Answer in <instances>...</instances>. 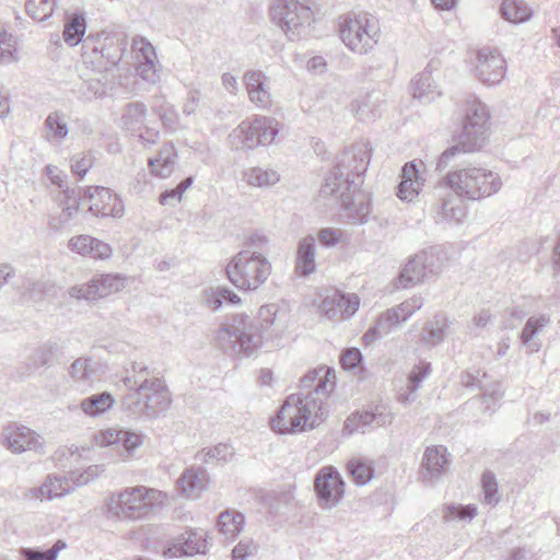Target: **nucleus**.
<instances>
[{
  "instance_id": "nucleus-1",
  "label": "nucleus",
  "mask_w": 560,
  "mask_h": 560,
  "mask_svg": "<svg viewBox=\"0 0 560 560\" xmlns=\"http://www.w3.org/2000/svg\"><path fill=\"white\" fill-rule=\"evenodd\" d=\"M258 325L246 314H236L221 325L215 334L217 346L233 357H250L264 341L280 339L291 323L285 304L270 303L260 306Z\"/></svg>"
},
{
  "instance_id": "nucleus-2",
  "label": "nucleus",
  "mask_w": 560,
  "mask_h": 560,
  "mask_svg": "<svg viewBox=\"0 0 560 560\" xmlns=\"http://www.w3.org/2000/svg\"><path fill=\"white\" fill-rule=\"evenodd\" d=\"M334 380L335 374L329 369L308 372L301 380V387L314 389L290 395L271 419L272 430L280 434H292L319 425L328 412L325 399L335 387Z\"/></svg>"
},
{
  "instance_id": "nucleus-3",
  "label": "nucleus",
  "mask_w": 560,
  "mask_h": 560,
  "mask_svg": "<svg viewBox=\"0 0 560 560\" xmlns=\"http://www.w3.org/2000/svg\"><path fill=\"white\" fill-rule=\"evenodd\" d=\"M131 370L132 374L124 378L128 392L122 397V408L135 416L158 417L171 404L164 381L149 377L150 371L143 363H133Z\"/></svg>"
},
{
  "instance_id": "nucleus-4",
  "label": "nucleus",
  "mask_w": 560,
  "mask_h": 560,
  "mask_svg": "<svg viewBox=\"0 0 560 560\" xmlns=\"http://www.w3.org/2000/svg\"><path fill=\"white\" fill-rule=\"evenodd\" d=\"M167 499V493L154 488L129 487L108 497L106 513L108 517L120 521L145 520L163 509Z\"/></svg>"
},
{
  "instance_id": "nucleus-5",
  "label": "nucleus",
  "mask_w": 560,
  "mask_h": 560,
  "mask_svg": "<svg viewBox=\"0 0 560 560\" xmlns=\"http://www.w3.org/2000/svg\"><path fill=\"white\" fill-rule=\"evenodd\" d=\"M502 187L501 176L480 165H466L450 171L441 180L440 188L468 200H482L497 194Z\"/></svg>"
},
{
  "instance_id": "nucleus-6",
  "label": "nucleus",
  "mask_w": 560,
  "mask_h": 560,
  "mask_svg": "<svg viewBox=\"0 0 560 560\" xmlns=\"http://www.w3.org/2000/svg\"><path fill=\"white\" fill-rule=\"evenodd\" d=\"M338 33L342 44L359 56L372 52L382 38L380 20L369 12L339 16Z\"/></svg>"
},
{
  "instance_id": "nucleus-7",
  "label": "nucleus",
  "mask_w": 560,
  "mask_h": 560,
  "mask_svg": "<svg viewBox=\"0 0 560 560\" xmlns=\"http://www.w3.org/2000/svg\"><path fill=\"white\" fill-rule=\"evenodd\" d=\"M371 158V149L368 143L359 142L345 149L336 159L332 172L325 178L322 186V195H334L340 189L359 187L355 182L368 168Z\"/></svg>"
},
{
  "instance_id": "nucleus-8",
  "label": "nucleus",
  "mask_w": 560,
  "mask_h": 560,
  "mask_svg": "<svg viewBox=\"0 0 560 560\" xmlns=\"http://www.w3.org/2000/svg\"><path fill=\"white\" fill-rule=\"evenodd\" d=\"M127 46V35L121 32L89 34L81 48L82 61L91 70L110 71L119 65Z\"/></svg>"
},
{
  "instance_id": "nucleus-9",
  "label": "nucleus",
  "mask_w": 560,
  "mask_h": 560,
  "mask_svg": "<svg viewBox=\"0 0 560 560\" xmlns=\"http://www.w3.org/2000/svg\"><path fill=\"white\" fill-rule=\"evenodd\" d=\"M271 262L265 253L240 250L225 267L230 282L243 291H256L271 275Z\"/></svg>"
},
{
  "instance_id": "nucleus-10",
  "label": "nucleus",
  "mask_w": 560,
  "mask_h": 560,
  "mask_svg": "<svg viewBox=\"0 0 560 560\" xmlns=\"http://www.w3.org/2000/svg\"><path fill=\"white\" fill-rule=\"evenodd\" d=\"M281 129V124L273 117L255 115L243 120L230 135L235 149L252 150L258 145L271 144Z\"/></svg>"
},
{
  "instance_id": "nucleus-11",
  "label": "nucleus",
  "mask_w": 560,
  "mask_h": 560,
  "mask_svg": "<svg viewBox=\"0 0 560 560\" xmlns=\"http://www.w3.org/2000/svg\"><path fill=\"white\" fill-rule=\"evenodd\" d=\"M271 15L290 40L307 36L314 21L312 10L296 0H277Z\"/></svg>"
},
{
  "instance_id": "nucleus-12",
  "label": "nucleus",
  "mask_w": 560,
  "mask_h": 560,
  "mask_svg": "<svg viewBox=\"0 0 560 560\" xmlns=\"http://www.w3.org/2000/svg\"><path fill=\"white\" fill-rule=\"evenodd\" d=\"M490 113L486 104L478 100L467 103L462 131L458 137L465 141L466 148L481 150L488 140Z\"/></svg>"
},
{
  "instance_id": "nucleus-13",
  "label": "nucleus",
  "mask_w": 560,
  "mask_h": 560,
  "mask_svg": "<svg viewBox=\"0 0 560 560\" xmlns=\"http://www.w3.org/2000/svg\"><path fill=\"white\" fill-rule=\"evenodd\" d=\"M0 445L13 454H22L33 451L43 454L45 441L31 428L11 422L2 428L0 433Z\"/></svg>"
},
{
  "instance_id": "nucleus-14",
  "label": "nucleus",
  "mask_w": 560,
  "mask_h": 560,
  "mask_svg": "<svg viewBox=\"0 0 560 560\" xmlns=\"http://www.w3.org/2000/svg\"><path fill=\"white\" fill-rule=\"evenodd\" d=\"M126 285V278L120 275H97L89 282L73 285L68 293L77 300L95 301L121 291Z\"/></svg>"
},
{
  "instance_id": "nucleus-15",
  "label": "nucleus",
  "mask_w": 560,
  "mask_h": 560,
  "mask_svg": "<svg viewBox=\"0 0 560 560\" xmlns=\"http://www.w3.org/2000/svg\"><path fill=\"white\" fill-rule=\"evenodd\" d=\"M147 115L148 109L143 103L132 102L124 107L120 117L121 128L138 137L144 147L156 143L160 138L159 130L145 124Z\"/></svg>"
},
{
  "instance_id": "nucleus-16",
  "label": "nucleus",
  "mask_w": 560,
  "mask_h": 560,
  "mask_svg": "<svg viewBox=\"0 0 560 560\" xmlns=\"http://www.w3.org/2000/svg\"><path fill=\"white\" fill-rule=\"evenodd\" d=\"M314 486L318 505L324 510L335 508L343 498L345 482L339 471L332 466H326L318 470Z\"/></svg>"
},
{
  "instance_id": "nucleus-17",
  "label": "nucleus",
  "mask_w": 560,
  "mask_h": 560,
  "mask_svg": "<svg viewBox=\"0 0 560 560\" xmlns=\"http://www.w3.org/2000/svg\"><path fill=\"white\" fill-rule=\"evenodd\" d=\"M131 52L138 75L150 84H156L161 80L162 66L154 46L147 38L136 36L132 38Z\"/></svg>"
},
{
  "instance_id": "nucleus-18",
  "label": "nucleus",
  "mask_w": 560,
  "mask_h": 560,
  "mask_svg": "<svg viewBox=\"0 0 560 560\" xmlns=\"http://www.w3.org/2000/svg\"><path fill=\"white\" fill-rule=\"evenodd\" d=\"M324 197H335L341 202V215L349 224H364L369 220L371 206L369 196L359 187L351 189H340L334 195H323Z\"/></svg>"
},
{
  "instance_id": "nucleus-19",
  "label": "nucleus",
  "mask_w": 560,
  "mask_h": 560,
  "mask_svg": "<svg viewBox=\"0 0 560 560\" xmlns=\"http://www.w3.org/2000/svg\"><path fill=\"white\" fill-rule=\"evenodd\" d=\"M81 200L89 202V211L95 217L121 218L125 213L122 200L106 187H88Z\"/></svg>"
},
{
  "instance_id": "nucleus-20",
  "label": "nucleus",
  "mask_w": 560,
  "mask_h": 560,
  "mask_svg": "<svg viewBox=\"0 0 560 560\" xmlns=\"http://www.w3.org/2000/svg\"><path fill=\"white\" fill-rule=\"evenodd\" d=\"M144 436L140 433L120 428H107L96 432L93 436L94 444L100 447L122 448L125 459L133 456L135 451L143 444Z\"/></svg>"
},
{
  "instance_id": "nucleus-21",
  "label": "nucleus",
  "mask_w": 560,
  "mask_h": 560,
  "mask_svg": "<svg viewBox=\"0 0 560 560\" xmlns=\"http://www.w3.org/2000/svg\"><path fill=\"white\" fill-rule=\"evenodd\" d=\"M450 453L443 445H432L424 450L419 469L420 479L428 485H435L447 472Z\"/></svg>"
},
{
  "instance_id": "nucleus-22",
  "label": "nucleus",
  "mask_w": 560,
  "mask_h": 560,
  "mask_svg": "<svg viewBox=\"0 0 560 560\" xmlns=\"http://www.w3.org/2000/svg\"><path fill=\"white\" fill-rule=\"evenodd\" d=\"M475 73L483 84H497L504 78L505 60L497 50L482 48L477 52Z\"/></svg>"
},
{
  "instance_id": "nucleus-23",
  "label": "nucleus",
  "mask_w": 560,
  "mask_h": 560,
  "mask_svg": "<svg viewBox=\"0 0 560 560\" xmlns=\"http://www.w3.org/2000/svg\"><path fill=\"white\" fill-rule=\"evenodd\" d=\"M208 535L202 529H189L178 536L164 551L167 557L206 555Z\"/></svg>"
},
{
  "instance_id": "nucleus-24",
  "label": "nucleus",
  "mask_w": 560,
  "mask_h": 560,
  "mask_svg": "<svg viewBox=\"0 0 560 560\" xmlns=\"http://www.w3.org/2000/svg\"><path fill=\"white\" fill-rule=\"evenodd\" d=\"M243 81L249 102L259 109H268L272 104L270 79L261 70H248Z\"/></svg>"
},
{
  "instance_id": "nucleus-25",
  "label": "nucleus",
  "mask_w": 560,
  "mask_h": 560,
  "mask_svg": "<svg viewBox=\"0 0 560 560\" xmlns=\"http://www.w3.org/2000/svg\"><path fill=\"white\" fill-rule=\"evenodd\" d=\"M360 300L357 294L334 292L327 295L320 304V312L328 319H345L351 317L359 308Z\"/></svg>"
},
{
  "instance_id": "nucleus-26",
  "label": "nucleus",
  "mask_w": 560,
  "mask_h": 560,
  "mask_svg": "<svg viewBox=\"0 0 560 560\" xmlns=\"http://www.w3.org/2000/svg\"><path fill=\"white\" fill-rule=\"evenodd\" d=\"M486 377V373H482L479 370L474 372L465 371L460 374V384L464 387H478L482 390V405L485 410L493 412L498 406V401L502 398L503 393L501 390V383L493 382L490 385H487L481 380Z\"/></svg>"
},
{
  "instance_id": "nucleus-27",
  "label": "nucleus",
  "mask_w": 560,
  "mask_h": 560,
  "mask_svg": "<svg viewBox=\"0 0 560 560\" xmlns=\"http://www.w3.org/2000/svg\"><path fill=\"white\" fill-rule=\"evenodd\" d=\"M440 185L435 188V197L438 198L434 205L435 209V221L439 222H462L466 214V206L463 202V198L455 194L448 192L446 196L441 194Z\"/></svg>"
},
{
  "instance_id": "nucleus-28",
  "label": "nucleus",
  "mask_w": 560,
  "mask_h": 560,
  "mask_svg": "<svg viewBox=\"0 0 560 560\" xmlns=\"http://www.w3.org/2000/svg\"><path fill=\"white\" fill-rule=\"evenodd\" d=\"M209 476L202 467H190L183 471L177 480V488L182 495L197 499L207 490Z\"/></svg>"
},
{
  "instance_id": "nucleus-29",
  "label": "nucleus",
  "mask_w": 560,
  "mask_h": 560,
  "mask_svg": "<svg viewBox=\"0 0 560 560\" xmlns=\"http://www.w3.org/2000/svg\"><path fill=\"white\" fill-rule=\"evenodd\" d=\"M68 247L71 252L94 259H106L112 255V247L90 235H78L69 240Z\"/></svg>"
},
{
  "instance_id": "nucleus-30",
  "label": "nucleus",
  "mask_w": 560,
  "mask_h": 560,
  "mask_svg": "<svg viewBox=\"0 0 560 560\" xmlns=\"http://www.w3.org/2000/svg\"><path fill=\"white\" fill-rule=\"evenodd\" d=\"M75 488L71 474L69 476H48L42 486L33 488L31 493L39 500H52L70 493Z\"/></svg>"
},
{
  "instance_id": "nucleus-31",
  "label": "nucleus",
  "mask_w": 560,
  "mask_h": 560,
  "mask_svg": "<svg viewBox=\"0 0 560 560\" xmlns=\"http://www.w3.org/2000/svg\"><path fill=\"white\" fill-rule=\"evenodd\" d=\"M177 151L172 142H165L155 156L150 158L148 165L150 173L160 178H167L174 172L177 164Z\"/></svg>"
},
{
  "instance_id": "nucleus-32",
  "label": "nucleus",
  "mask_w": 560,
  "mask_h": 560,
  "mask_svg": "<svg viewBox=\"0 0 560 560\" xmlns=\"http://www.w3.org/2000/svg\"><path fill=\"white\" fill-rule=\"evenodd\" d=\"M294 269L302 277H307L315 271L316 240L314 236L306 235L299 241Z\"/></svg>"
},
{
  "instance_id": "nucleus-33",
  "label": "nucleus",
  "mask_w": 560,
  "mask_h": 560,
  "mask_svg": "<svg viewBox=\"0 0 560 560\" xmlns=\"http://www.w3.org/2000/svg\"><path fill=\"white\" fill-rule=\"evenodd\" d=\"M69 117L60 110L51 112L43 125V137L51 145H60L69 133Z\"/></svg>"
},
{
  "instance_id": "nucleus-34",
  "label": "nucleus",
  "mask_w": 560,
  "mask_h": 560,
  "mask_svg": "<svg viewBox=\"0 0 560 560\" xmlns=\"http://www.w3.org/2000/svg\"><path fill=\"white\" fill-rule=\"evenodd\" d=\"M385 101L380 92H371L358 97L353 103L355 116L361 121H373L382 115Z\"/></svg>"
},
{
  "instance_id": "nucleus-35",
  "label": "nucleus",
  "mask_w": 560,
  "mask_h": 560,
  "mask_svg": "<svg viewBox=\"0 0 560 560\" xmlns=\"http://www.w3.org/2000/svg\"><path fill=\"white\" fill-rule=\"evenodd\" d=\"M550 316L540 314L538 316H530L524 328L520 334V340L526 347L527 353L532 354L538 352L541 348V342L536 340L535 337L542 331L545 327L550 324Z\"/></svg>"
},
{
  "instance_id": "nucleus-36",
  "label": "nucleus",
  "mask_w": 560,
  "mask_h": 560,
  "mask_svg": "<svg viewBox=\"0 0 560 560\" xmlns=\"http://www.w3.org/2000/svg\"><path fill=\"white\" fill-rule=\"evenodd\" d=\"M410 90L413 98L419 100L421 103H430L441 95L439 86L429 69H424L411 80Z\"/></svg>"
},
{
  "instance_id": "nucleus-37",
  "label": "nucleus",
  "mask_w": 560,
  "mask_h": 560,
  "mask_svg": "<svg viewBox=\"0 0 560 560\" xmlns=\"http://www.w3.org/2000/svg\"><path fill=\"white\" fill-rule=\"evenodd\" d=\"M114 396L108 392L92 394L80 401V410L90 418H97L113 409Z\"/></svg>"
},
{
  "instance_id": "nucleus-38",
  "label": "nucleus",
  "mask_w": 560,
  "mask_h": 560,
  "mask_svg": "<svg viewBox=\"0 0 560 560\" xmlns=\"http://www.w3.org/2000/svg\"><path fill=\"white\" fill-rule=\"evenodd\" d=\"M92 74H83L81 92L86 100L103 97L110 89L109 71L92 70Z\"/></svg>"
},
{
  "instance_id": "nucleus-39",
  "label": "nucleus",
  "mask_w": 560,
  "mask_h": 560,
  "mask_svg": "<svg viewBox=\"0 0 560 560\" xmlns=\"http://www.w3.org/2000/svg\"><path fill=\"white\" fill-rule=\"evenodd\" d=\"M217 526L226 540H234L243 530L244 515L234 510H226L220 513Z\"/></svg>"
},
{
  "instance_id": "nucleus-40",
  "label": "nucleus",
  "mask_w": 560,
  "mask_h": 560,
  "mask_svg": "<svg viewBox=\"0 0 560 560\" xmlns=\"http://www.w3.org/2000/svg\"><path fill=\"white\" fill-rule=\"evenodd\" d=\"M243 179L253 187H269L280 180L279 173L270 167L253 166L243 172Z\"/></svg>"
},
{
  "instance_id": "nucleus-41",
  "label": "nucleus",
  "mask_w": 560,
  "mask_h": 560,
  "mask_svg": "<svg viewBox=\"0 0 560 560\" xmlns=\"http://www.w3.org/2000/svg\"><path fill=\"white\" fill-rule=\"evenodd\" d=\"M86 22L83 13H72L67 15L63 28V40L69 46H77L79 43L83 44L85 37Z\"/></svg>"
},
{
  "instance_id": "nucleus-42",
  "label": "nucleus",
  "mask_w": 560,
  "mask_h": 560,
  "mask_svg": "<svg viewBox=\"0 0 560 560\" xmlns=\"http://www.w3.org/2000/svg\"><path fill=\"white\" fill-rule=\"evenodd\" d=\"M399 324L400 320L397 317V314L389 308L377 317L375 324L364 334V339L370 342L382 338L388 335L392 329L397 327Z\"/></svg>"
},
{
  "instance_id": "nucleus-43",
  "label": "nucleus",
  "mask_w": 560,
  "mask_h": 560,
  "mask_svg": "<svg viewBox=\"0 0 560 560\" xmlns=\"http://www.w3.org/2000/svg\"><path fill=\"white\" fill-rule=\"evenodd\" d=\"M448 327V320L442 315H436L432 320L424 325L421 342L425 346L434 347L441 343L445 338V331Z\"/></svg>"
},
{
  "instance_id": "nucleus-44",
  "label": "nucleus",
  "mask_w": 560,
  "mask_h": 560,
  "mask_svg": "<svg viewBox=\"0 0 560 560\" xmlns=\"http://www.w3.org/2000/svg\"><path fill=\"white\" fill-rule=\"evenodd\" d=\"M422 269V260L419 254L411 257L405 265L399 275V283L402 288L415 285L429 278L425 270Z\"/></svg>"
},
{
  "instance_id": "nucleus-45",
  "label": "nucleus",
  "mask_w": 560,
  "mask_h": 560,
  "mask_svg": "<svg viewBox=\"0 0 560 560\" xmlns=\"http://www.w3.org/2000/svg\"><path fill=\"white\" fill-rule=\"evenodd\" d=\"M532 13V9L524 0H504L501 5L502 16L514 24L526 22Z\"/></svg>"
},
{
  "instance_id": "nucleus-46",
  "label": "nucleus",
  "mask_w": 560,
  "mask_h": 560,
  "mask_svg": "<svg viewBox=\"0 0 560 560\" xmlns=\"http://www.w3.org/2000/svg\"><path fill=\"white\" fill-rule=\"evenodd\" d=\"M363 424L369 430L389 425L395 416L387 405H376L371 410L363 411Z\"/></svg>"
},
{
  "instance_id": "nucleus-47",
  "label": "nucleus",
  "mask_w": 560,
  "mask_h": 560,
  "mask_svg": "<svg viewBox=\"0 0 560 560\" xmlns=\"http://www.w3.org/2000/svg\"><path fill=\"white\" fill-rule=\"evenodd\" d=\"M234 456V448L230 444L219 443L215 446L202 448L196 454V459L205 463L212 464L226 463Z\"/></svg>"
},
{
  "instance_id": "nucleus-48",
  "label": "nucleus",
  "mask_w": 560,
  "mask_h": 560,
  "mask_svg": "<svg viewBox=\"0 0 560 560\" xmlns=\"http://www.w3.org/2000/svg\"><path fill=\"white\" fill-rule=\"evenodd\" d=\"M23 296L30 301H40L46 295L51 294L55 291V284L45 279L32 280L26 279L23 282Z\"/></svg>"
},
{
  "instance_id": "nucleus-49",
  "label": "nucleus",
  "mask_w": 560,
  "mask_h": 560,
  "mask_svg": "<svg viewBox=\"0 0 560 560\" xmlns=\"http://www.w3.org/2000/svg\"><path fill=\"white\" fill-rule=\"evenodd\" d=\"M476 151L477 150L475 149L466 148L465 141L457 136L456 144L447 148L439 155L435 164V171L441 173L445 171L448 166L453 165L460 154Z\"/></svg>"
},
{
  "instance_id": "nucleus-50",
  "label": "nucleus",
  "mask_w": 560,
  "mask_h": 560,
  "mask_svg": "<svg viewBox=\"0 0 560 560\" xmlns=\"http://www.w3.org/2000/svg\"><path fill=\"white\" fill-rule=\"evenodd\" d=\"M419 254V257L422 260V269L425 270L428 277L433 276L442 269L445 262V253L436 247H431L429 249L422 250Z\"/></svg>"
},
{
  "instance_id": "nucleus-51",
  "label": "nucleus",
  "mask_w": 560,
  "mask_h": 560,
  "mask_svg": "<svg viewBox=\"0 0 560 560\" xmlns=\"http://www.w3.org/2000/svg\"><path fill=\"white\" fill-rule=\"evenodd\" d=\"M55 0H26L25 11L36 22L46 21L55 11Z\"/></svg>"
},
{
  "instance_id": "nucleus-52",
  "label": "nucleus",
  "mask_w": 560,
  "mask_h": 560,
  "mask_svg": "<svg viewBox=\"0 0 560 560\" xmlns=\"http://www.w3.org/2000/svg\"><path fill=\"white\" fill-rule=\"evenodd\" d=\"M477 515V505L475 504H445L442 508V518L444 522L451 521H470Z\"/></svg>"
},
{
  "instance_id": "nucleus-53",
  "label": "nucleus",
  "mask_w": 560,
  "mask_h": 560,
  "mask_svg": "<svg viewBox=\"0 0 560 560\" xmlns=\"http://www.w3.org/2000/svg\"><path fill=\"white\" fill-rule=\"evenodd\" d=\"M96 365L91 358H78L72 362L69 373L77 381H90L96 373Z\"/></svg>"
},
{
  "instance_id": "nucleus-54",
  "label": "nucleus",
  "mask_w": 560,
  "mask_h": 560,
  "mask_svg": "<svg viewBox=\"0 0 560 560\" xmlns=\"http://www.w3.org/2000/svg\"><path fill=\"white\" fill-rule=\"evenodd\" d=\"M67 547L62 540H57L51 548L43 551L34 548H22L20 550L23 560H56L58 553Z\"/></svg>"
},
{
  "instance_id": "nucleus-55",
  "label": "nucleus",
  "mask_w": 560,
  "mask_h": 560,
  "mask_svg": "<svg viewBox=\"0 0 560 560\" xmlns=\"http://www.w3.org/2000/svg\"><path fill=\"white\" fill-rule=\"evenodd\" d=\"M317 238L324 247H335L339 244H348L349 234L337 228H323L317 233Z\"/></svg>"
},
{
  "instance_id": "nucleus-56",
  "label": "nucleus",
  "mask_w": 560,
  "mask_h": 560,
  "mask_svg": "<svg viewBox=\"0 0 560 560\" xmlns=\"http://www.w3.org/2000/svg\"><path fill=\"white\" fill-rule=\"evenodd\" d=\"M483 502L495 505L500 501L499 486L495 476L491 471H485L481 476Z\"/></svg>"
},
{
  "instance_id": "nucleus-57",
  "label": "nucleus",
  "mask_w": 560,
  "mask_h": 560,
  "mask_svg": "<svg viewBox=\"0 0 560 560\" xmlns=\"http://www.w3.org/2000/svg\"><path fill=\"white\" fill-rule=\"evenodd\" d=\"M423 305V298L421 295H413L410 299L401 302L399 305L392 307L397 314L400 323L406 322L413 313L420 310Z\"/></svg>"
},
{
  "instance_id": "nucleus-58",
  "label": "nucleus",
  "mask_w": 560,
  "mask_h": 560,
  "mask_svg": "<svg viewBox=\"0 0 560 560\" xmlns=\"http://www.w3.org/2000/svg\"><path fill=\"white\" fill-rule=\"evenodd\" d=\"M60 195L62 211L72 220L79 212V192L75 188L67 187Z\"/></svg>"
},
{
  "instance_id": "nucleus-59",
  "label": "nucleus",
  "mask_w": 560,
  "mask_h": 560,
  "mask_svg": "<svg viewBox=\"0 0 560 560\" xmlns=\"http://www.w3.org/2000/svg\"><path fill=\"white\" fill-rule=\"evenodd\" d=\"M16 60V47L14 38L5 32H0V63H9Z\"/></svg>"
},
{
  "instance_id": "nucleus-60",
  "label": "nucleus",
  "mask_w": 560,
  "mask_h": 560,
  "mask_svg": "<svg viewBox=\"0 0 560 560\" xmlns=\"http://www.w3.org/2000/svg\"><path fill=\"white\" fill-rule=\"evenodd\" d=\"M166 129L175 130L178 127V114L175 107L164 103L154 109Z\"/></svg>"
},
{
  "instance_id": "nucleus-61",
  "label": "nucleus",
  "mask_w": 560,
  "mask_h": 560,
  "mask_svg": "<svg viewBox=\"0 0 560 560\" xmlns=\"http://www.w3.org/2000/svg\"><path fill=\"white\" fill-rule=\"evenodd\" d=\"M348 470L358 485H365L373 475L372 468L360 460L349 462Z\"/></svg>"
},
{
  "instance_id": "nucleus-62",
  "label": "nucleus",
  "mask_w": 560,
  "mask_h": 560,
  "mask_svg": "<svg viewBox=\"0 0 560 560\" xmlns=\"http://www.w3.org/2000/svg\"><path fill=\"white\" fill-rule=\"evenodd\" d=\"M58 352V346L55 342H47L39 347L34 353V364L38 366H44L51 364L56 354Z\"/></svg>"
},
{
  "instance_id": "nucleus-63",
  "label": "nucleus",
  "mask_w": 560,
  "mask_h": 560,
  "mask_svg": "<svg viewBox=\"0 0 560 560\" xmlns=\"http://www.w3.org/2000/svg\"><path fill=\"white\" fill-rule=\"evenodd\" d=\"M258 550V544L253 538L245 537L232 550L233 560H245L255 555Z\"/></svg>"
},
{
  "instance_id": "nucleus-64",
  "label": "nucleus",
  "mask_w": 560,
  "mask_h": 560,
  "mask_svg": "<svg viewBox=\"0 0 560 560\" xmlns=\"http://www.w3.org/2000/svg\"><path fill=\"white\" fill-rule=\"evenodd\" d=\"M201 303L211 311H218L222 304L221 287L209 288L202 291L200 295Z\"/></svg>"
}]
</instances>
